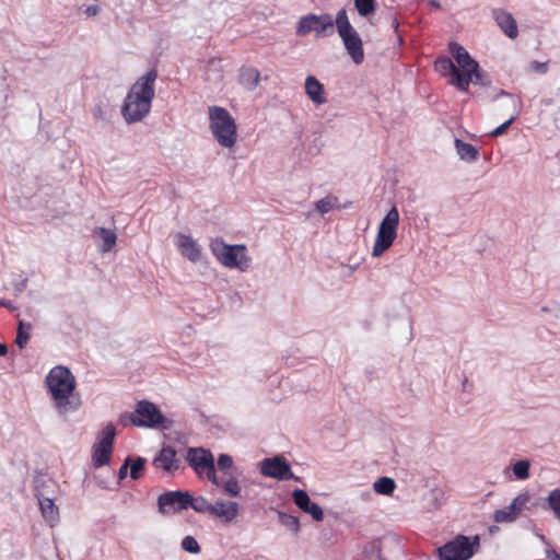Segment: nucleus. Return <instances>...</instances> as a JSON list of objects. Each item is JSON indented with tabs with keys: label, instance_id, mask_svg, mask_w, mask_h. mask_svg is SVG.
Instances as JSON below:
<instances>
[{
	"label": "nucleus",
	"instance_id": "f257e3e1",
	"mask_svg": "<svg viewBox=\"0 0 560 560\" xmlns=\"http://www.w3.org/2000/svg\"><path fill=\"white\" fill-rule=\"evenodd\" d=\"M447 56L438 57L434 61V70L446 79L447 83L460 92L467 93L470 83L489 86V75L480 69L479 63L469 52L457 43H450Z\"/></svg>",
	"mask_w": 560,
	"mask_h": 560
},
{
	"label": "nucleus",
	"instance_id": "f03ea898",
	"mask_svg": "<svg viewBox=\"0 0 560 560\" xmlns=\"http://www.w3.org/2000/svg\"><path fill=\"white\" fill-rule=\"evenodd\" d=\"M156 80V69H150L131 85L121 106V116L127 124L139 122L149 115L155 96Z\"/></svg>",
	"mask_w": 560,
	"mask_h": 560
},
{
	"label": "nucleus",
	"instance_id": "7ed1b4c3",
	"mask_svg": "<svg viewBox=\"0 0 560 560\" xmlns=\"http://www.w3.org/2000/svg\"><path fill=\"white\" fill-rule=\"evenodd\" d=\"M51 399L60 415L74 411L80 406V399L74 396L75 378L68 368L55 366L46 377Z\"/></svg>",
	"mask_w": 560,
	"mask_h": 560
},
{
	"label": "nucleus",
	"instance_id": "20e7f679",
	"mask_svg": "<svg viewBox=\"0 0 560 560\" xmlns=\"http://www.w3.org/2000/svg\"><path fill=\"white\" fill-rule=\"evenodd\" d=\"M209 122L210 130L221 147L231 149L235 145L237 127L235 119L228 109L220 106H210Z\"/></svg>",
	"mask_w": 560,
	"mask_h": 560
},
{
	"label": "nucleus",
	"instance_id": "39448f33",
	"mask_svg": "<svg viewBox=\"0 0 560 560\" xmlns=\"http://www.w3.org/2000/svg\"><path fill=\"white\" fill-rule=\"evenodd\" d=\"M210 249L217 260L226 268L246 271L250 266V257L245 245H229L222 238H214Z\"/></svg>",
	"mask_w": 560,
	"mask_h": 560
},
{
	"label": "nucleus",
	"instance_id": "423d86ee",
	"mask_svg": "<svg viewBox=\"0 0 560 560\" xmlns=\"http://www.w3.org/2000/svg\"><path fill=\"white\" fill-rule=\"evenodd\" d=\"M479 549L480 537L478 535L468 537L459 534L439 547L435 552L440 560H469Z\"/></svg>",
	"mask_w": 560,
	"mask_h": 560
},
{
	"label": "nucleus",
	"instance_id": "0eeeda50",
	"mask_svg": "<svg viewBox=\"0 0 560 560\" xmlns=\"http://www.w3.org/2000/svg\"><path fill=\"white\" fill-rule=\"evenodd\" d=\"M124 424L130 423L139 428H167L166 418L156 405L149 400H140L137 402L135 411L126 413L121 417Z\"/></svg>",
	"mask_w": 560,
	"mask_h": 560
},
{
	"label": "nucleus",
	"instance_id": "6e6552de",
	"mask_svg": "<svg viewBox=\"0 0 560 560\" xmlns=\"http://www.w3.org/2000/svg\"><path fill=\"white\" fill-rule=\"evenodd\" d=\"M399 224V212L396 207H393L382 220L376 238L373 245L372 255L374 257L381 256L394 243L397 236V229Z\"/></svg>",
	"mask_w": 560,
	"mask_h": 560
},
{
	"label": "nucleus",
	"instance_id": "1a4fd4ad",
	"mask_svg": "<svg viewBox=\"0 0 560 560\" xmlns=\"http://www.w3.org/2000/svg\"><path fill=\"white\" fill-rule=\"evenodd\" d=\"M186 460L199 477L206 478L213 485H220L215 472L214 458L209 450L203 447H189Z\"/></svg>",
	"mask_w": 560,
	"mask_h": 560
},
{
	"label": "nucleus",
	"instance_id": "9d476101",
	"mask_svg": "<svg viewBox=\"0 0 560 560\" xmlns=\"http://www.w3.org/2000/svg\"><path fill=\"white\" fill-rule=\"evenodd\" d=\"M115 435V427L112 423L102 430L98 441L93 445L92 462L94 467L100 468L109 464Z\"/></svg>",
	"mask_w": 560,
	"mask_h": 560
},
{
	"label": "nucleus",
	"instance_id": "9b49d317",
	"mask_svg": "<svg viewBox=\"0 0 560 560\" xmlns=\"http://www.w3.org/2000/svg\"><path fill=\"white\" fill-rule=\"evenodd\" d=\"M192 503V497L188 492L168 491L158 499L159 512L162 514L176 513L186 510Z\"/></svg>",
	"mask_w": 560,
	"mask_h": 560
},
{
	"label": "nucleus",
	"instance_id": "f8f14e48",
	"mask_svg": "<svg viewBox=\"0 0 560 560\" xmlns=\"http://www.w3.org/2000/svg\"><path fill=\"white\" fill-rule=\"evenodd\" d=\"M46 481H37L35 487V495L39 503V509L44 520L54 527L59 522V509L55 504V499L48 495L46 491Z\"/></svg>",
	"mask_w": 560,
	"mask_h": 560
},
{
	"label": "nucleus",
	"instance_id": "ddd939ff",
	"mask_svg": "<svg viewBox=\"0 0 560 560\" xmlns=\"http://www.w3.org/2000/svg\"><path fill=\"white\" fill-rule=\"evenodd\" d=\"M261 474L278 480H289L294 478L288 462L281 457L265 458L261 462Z\"/></svg>",
	"mask_w": 560,
	"mask_h": 560
},
{
	"label": "nucleus",
	"instance_id": "4468645a",
	"mask_svg": "<svg viewBox=\"0 0 560 560\" xmlns=\"http://www.w3.org/2000/svg\"><path fill=\"white\" fill-rule=\"evenodd\" d=\"M334 28V20L328 14L315 15L308 14L301 19L298 27L299 34H307L315 32L316 34H320L326 32L327 30Z\"/></svg>",
	"mask_w": 560,
	"mask_h": 560
},
{
	"label": "nucleus",
	"instance_id": "2eb2a0df",
	"mask_svg": "<svg viewBox=\"0 0 560 560\" xmlns=\"http://www.w3.org/2000/svg\"><path fill=\"white\" fill-rule=\"evenodd\" d=\"M153 466L166 472H174L180 467V459L177 457L176 451L172 446H164L153 458Z\"/></svg>",
	"mask_w": 560,
	"mask_h": 560
},
{
	"label": "nucleus",
	"instance_id": "dca6fc26",
	"mask_svg": "<svg viewBox=\"0 0 560 560\" xmlns=\"http://www.w3.org/2000/svg\"><path fill=\"white\" fill-rule=\"evenodd\" d=\"M292 498L294 503L304 512L307 514H311L312 517L320 522L324 518V513L322 508L317 504L311 501L308 494L306 491L301 489H295L292 493Z\"/></svg>",
	"mask_w": 560,
	"mask_h": 560
},
{
	"label": "nucleus",
	"instance_id": "f3484780",
	"mask_svg": "<svg viewBox=\"0 0 560 560\" xmlns=\"http://www.w3.org/2000/svg\"><path fill=\"white\" fill-rule=\"evenodd\" d=\"M210 514L225 523H231L238 514V504L233 501L218 500L212 504Z\"/></svg>",
	"mask_w": 560,
	"mask_h": 560
},
{
	"label": "nucleus",
	"instance_id": "a211bd4d",
	"mask_svg": "<svg viewBox=\"0 0 560 560\" xmlns=\"http://www.w3.org/2000/svg\"><path fill=\"white\" fill-rule=\"evenodd\" d=\"M177 247L183 256L192 262H197L201 258V249L199 245L190 236L179 234L177 236Z\"/></svg>",
	"mask_w": 560,
	"mask_h": 560
},
{
	"label": "nucleus",
	"instance_id": "6ab92c4d",
	"mask_svg": "<svg viewBox=\"0 0 560 560\" xmlns=\"http://www.w3.org/2000/svg\"><path fill=\"white\" fill-rule=\"evenodd\" d=\"M305 93L316 105H322L327 102L324 85L315 77L310 75L306 78Z\"/></svg>",
	"mask_w": 560,
	"mask_h": 560
},
{
	"label": "nucleus",
	"instance_id": "aec40b11",
	"mask_svg": "<svg viewBox=\"0 0 560 560\" xmlns=\"http://www.w3.org/2000/svg\"><path fill=\"white\" fill-rule=\"evenodd\" d=\"M494 19L505 35H517V25L512 14L499 10L494 11Z\"/></svg>",
	"mask_w": 560,
	"mask_h": 560
},
{
	"label": "nucleus",
	"instance_id": "412c9836",
	"mask_svg": "<svg viewBox=\"0 0 560 560\" xmlns=\"http://www.w3.org/2000/svg\"><path fill=\"white\" fill-rule=\"evenodd\" d=\"M345 47L348 54L351 56L352 60L360 65L363 62L364 52L362 47L361 37H342Z\"/></svg>",
	"mask_w": 560,
	"mask_h": 560
},
{
	"label": "nucleus",
	"instance_id": "4be33fe9",
	"mask_svg": "<svg viewBox=\"0 0 560 560\" xmlns=\"http://www.w3.org/2000/svg\"><path fill=\"white\" fill-rule=\"evenodd\" d=\"M260 81V73L255 68H245L241 70L240 83L247 90H255Z\"/></svg>",
	"mask_w": 560,
	"mask_h": 560
},
{
	"label": "nucleus",
	"instance_id": "5701e85b",
	"mask_svg": "<svg viewBox=\"0 0 560 560\" xmlns=\"http://www.w3.org/2000/svg\"><path fill=\"white\" fill-rule=\"evenodd\" d=\"M94 233L102 238V245L100 246L101 252L102 253L110 252L116 244V240H117L116 233L106 228H96Z\"/></svg>",
	"mask_w": 560,
	"mask_h": 560
},
{
	"label": "nucleus",
	"instance_id": "b1692460",
	"mask_svg": "<svg viewBox=\"0 0 560 560\" xmlns=\"http://www.w3.org/2000/svg\"><path fill=\"white\" fill-rule=\"evenodd\" d=\"M455 148L462 160L472 162L478 159V150L470 143L464 142L460 139H456Z\"/></svg>",
	"mask_w": 560,
	"mask_h": 560
},
{
	"label": "nucleus",
	"instance_id": "393cba45",
	"mask_svg": "<svg viewBox=\"0 0 560 560\" xmlns=\"http://www.w3.org/2000/svg\"><path fill=\"white\" fill-rule=\"evenodd\" d=\"M335 22H336L339 35H357V33L353 31L351 24L348 21L346 10H340L337 13Z\"/></svg>",
	"mask_w": 560,
	"mask_h": 560
},
{
	"label": "nucleus",
	"instance_id": "a878e982",
	"mask_svg": "<svg viewBox=\"0 0 560 560\" xmlns=\"http://www.w3.org/2000/svg\"><path fill=\"white\" fill-rule=\"evenodd\" d=\"M31 329H32V325L30 323H24L23 320L19 322L18 335H16L15 342L21 349L24 348L26 346V343L28 342V340L31 338V335H30Z\"/></svg>",
	"mask_w": 560,
	"mask_h": 560
},
{
	"label": "nucleus",
	"instance_id": "bb28decb",
	"mask_svg": "<svg viewBox=\"0 0 560 560\" xmlns=\"http://www.w3.org/2000/svg\"><path fill=\"white\" fill-rule=\"evenodd\" d=\"M510 509L511 504L503 509L497 510L493 514V520L497 523H510L515 521L520 515L516 513L515 510Z\"/></svg>",
	"mask_w": 560,
	"mask_h": 560
},
{
	"label": "nucleus",
	"instance_id": "cd10ccee",
	"mask_svg": "<svg viewBox=\"0 0 560 560\" xmlns=\"http://www.w3.org/2000/svg\"><path fill=\"white\" fill-rule=\"evenodd\" d=\"M220 485H215L217 487H221L223 491L231 497H238L241 493V486L238 480L235 477H231L225 481L219 479Z\"/></svg>",
	"mask_w": 560,
	"mask_h": 560
},
{
	"label": "nucleus",
	"instance_id": "c85d7f7f",
	"mask_svg": "<svg viewBox=\"0 0 560 560\" xmlns=\"http://www.w3.org/2000/svg\"><path fill=\"white\" fill-rule=\"evenodd\" d=\"M374 490L380 494H392L395 490V482L392 478L381 477L374 483Z\"/></svg>",
	"mask_w": 560,
	"mask_h": 560
},
{
	"label": "nucleus",
	"instance_id": "c756f323",
	"mask_svg": "<svg viewBox=\"0 0 560 560\" xmlns=\"http://www.w3.org/2000/svg\"><path fill=\"white\" fill-rule=\"evenodd\" d=\"M337 205H338V198L332 195H329V196H326L325 198L318 200L315 203V207L318 212H320L322 214H325V213L329 212L330 210H332L334 208H336Z\"/></svg>",
	"mask_w": 560,
	"mask_h": 560
},
{
	"label": "nucleus",
	"instance_id": "7c9ffc66",
	"mask_svg": "<svg viewBox=\"0 0 560 560\" xmlns=\"http://www.w3.org/2000/svg\"><path fill=\"white\" fill-rule=\"evenodd\" d=\"M547 504L556 518L560 521V489H553L549 492L547 497Z\"/></svg>",
	"mask_w": 560,
	"mask_h": 560
},
{
	"label": "nucleus",
	"instance_id": "2f4dec72",
	"mask_svg": "<svg viewBox=\"0 0 560 560\" xmlns=\"http://www.w3.org/2000/svg\"><path fill=\"white\" fill-rule=\"evenodd\" d=\"M530 501V494L528 492H523L518 494L511 503L510 510H515L518 515L527 509V504Z\"/></svg>",
	"mask_w": 560,
	"mask_h": 560
},
{
	"label": "nucleus",
	"instance_id": "473e14b6",
	"mask_svg": "<svg viewBox=\"0 0 560 560\" xmlns=\"http://www.w3.org/2000/svg\"><path fill=\"white\" fill-rule=\"evenodd\" d=\"M354 5L362 16H369L375 11V0H354Z\"/></svg>",
	"mask_w": 560,
	"mask_h": 560
},
{
	"label": "nucleus",
	"instance_id": "72a5a7b5",
	"mask_svg": "<svg viewBox=\"0 0 560 560\" xmlns=\"http://www.w3.org/2000/svg\"><path fill=\"white\" fill-rule=\"evenodd\" d=\"M529 462L518 460L513 465V474L520 480H525L529 477Z\"/></svg>",
	"mask_w": 560,
	"mask_h": 560
},
{
	"label": "nucleus",
	"instance_id": "f704fd0d",
	"mask_svg": "<svg viewBox=\"0 0 560 560\" xmlns=\"http://www.w3.org/2000/svg\"><path fill=\"white\" fill-rule=\"evenodd\" d=\"M130 464V477L133 480H137L141 477L142 470L144 468L145 459L138 457L135 460L129 462Z\"/></svg>",
	"mask_w": 560,
	"mask_h": 560
},
{
	"label": "nucleus",
	"instance_id": "c9c22d12",
	"mask_svg": "<svg viewBox=\"0 0 560 560\" xmlns=\"http://www.w3.org/2000/svg\"><path fill=\"white\" fill-rule=\"evenodd\" d=\"M182 548L190 553H198L200 551V546L192 536H186L182 540Z\"/></svg>",
	"mask_w": 560,
	"mask_h": 560
},
{
	"label": "nucleus",
	"instance_id": "e433bc0d",
	"mask_svg": "<svg viewBox=\"0 0 560 560\" xmlns=\"http://www.w3.org/2000/svg\"><path fill=\"white\" fill-rule=\"evenodd\" d=\"M189 506H191L196 512L211 513L212 504L209 503L205 498H192V503Z\"/></svg>",
	"mask_w": 560,
	"mask_h": 560
},
{
	"label": "nucleus",
	"instance_id": "4c0bfd02",
	"mask_svg": "<svg viewBox=\"0 0 560 560\" xmlns=\"http://www.w3.org/2000/svg\"><path fill=\"white\" fill-rule=\"evenodd\" d=\"M218 468L221 471H228L233 466V458L228 454H221L217 462Z\"/></svg>",
	"mask_w": 560,
	"mask_h": 560
},
{
	"label": "nucleus",
	"instance_id": "58836bf2",
	"mask_svg": "<svg viewBox=\"0 0 560 560\" xmlns=\"http://www.w3.org/2000/svg\"><path fill=\"white\" fill-rule=\"evenodd\" d=\"M529 70L535 73H538V74H545L548 71V61H546V62L532 61L529 63Z\"/></svg>",
	"mask_w": 560,
	"mask_h": 560
},
{
	"label": "nucleus",
	"instance_id": "ea45409f",
	"mask_svg": "<svg viewBox=\"0 0 560 560\" xmlns=\"http://www.w3.org/2000/svg\"><path fill=\"white\" fill-rule=\"evenodd\" d=\"M515 119H516V117L512 116L505 122H503L502 125H500L495 129H493L490 135L493 136V137H498V136L503 135L508 130V128L513 124V121Z\"/></svg>",
	"mask_w": 560,
	"mask_h": 560
},
{
	"label": "nucleus",
	"instance_id": "a19ab883",
	"mask_svg": "<svg viewBox=\"0 0 560 560\" xmlns=\"http://www.w3.org/2000/svg\"><path fill=\"white\" fill-rule=\"evenodd\" d=\"M282 522L292 527L295 532L299 530V527H300V522H299V518L295 517V516H292V515H283L282 516Z\"/></svg>",
	"mask_w": 560,
	"mask_h": 560
},
{
	"label": "nucleus",
	"instance_id": "79ce46f5",
	"mask_svg": "<svg viewBox=\"0 0 560 560\" xmlns=\"http://www.w3.org/2000/svg\"><path fill=\"white\" fill-rule=\"evenodd\" d=\"M100 11V8L97 5H89L85 8L84 10V13L88 15V16H94L98 13Z\"/></svg>",
	"mask_w": 560,
	"mask_h": 560
},
{
	"label": "nucleus",
	"instance_id": "37998d69",
	"mask_svg": "<svg viewBox=\"0 0 560 560\" xmlns=\"http://www.w3.org/2000/svg\"><path fill=\"white\" fill-rule=\"evenodd\" d=\"M130 458H127L126 463L119 468L118 476L119 478H124L127 475V467L129 465Z\"/></svg>",
	"mask_w": 560,
	"mask_h": 560
},
{
	"label": "nucleus",
	"instance_id": "c03bdc74",
	"mask_svg": "<svg viewBox=\"0 0 560 560\" xmlns=\"http://www.w3.org/2000/svg\"><path fill=\"white\" fill-rule=\"evenodd\" d=\"M94 116H95L96 118H101V117H102V108H101V107H97V108H96V110H95V113H94Z\"/></svg>",
	"mask_w": 560,
	"mask_h": 560
},
{
	"label": "nucleus",
	"instance_id": "a18cd8bd",
	"mask_svg": "<svg viewBox=\"0 0 560 560\" xmlns=\"http://www.w3.org/2000/svg\"><path fill=\"white\" fill-rule=\"evenodd\" d=\"M8 352V348L5 345H2V355H5Z\"/></svg>",
	"mask_w": 560,
	"mask_h": 560
},
{
	"label": "nucleus",
	"instance_id": "49530a36",
	"mask_svg": "<svg viewBox=\"0 0 560 560\" xmlns=\"http://www.w3.org/2000/svg\"><path fill=\"white\" fill-rule=\"evenodd\" d=\"M551 560H560V555L559 553H555Z\"/></svg>",
	"mask_w": 560,
	"mask_h": 560
}]
</instances>
